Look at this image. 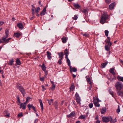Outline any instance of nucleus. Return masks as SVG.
I'll return each mask as SVG.
<instances>
[{
	"mask_svg": "<svg viewBox=\"0 0 123 123\" xmlns=\"http://www.w3.org/2000/svg\"><path fill=\"white\" fill-rule=\"evenodd\" d=\"M109 18L110 17L106 13H104L101 16L100 22L102 24H103L105 23H107L108 21L107 20H109Z\"/></svg>",
	"mask_w": 123,
	"mask_h": 123,
	"instance_id": "nucleus-1",
	"label": "nucleus"
},
{
	"mask_svg": "<svg viewBox=\"0 0 123 123\" xmlns=\"http://www.w3.org/2000/svg\"><path fill=\"white\" fill-rule=\"evenodd\" d=\"M16 86L17 89L19 90L20 91L22 94L23 96L24 97L26 93L25 89L21 86L20 84L19 83H17Z\"/></svg>",
	"mask_w": 123,
	"mask_h": 123,
	"instance_id": "nucleus-2",
	"label": "nucleus"
},
{
	"mask_svg": "<svg viewBox=\"0 0 123 123\" xmlns=\"http://www.w3.org/2000/svg\"><path fill=\"white\" fill-rule=\"evenodd\" d=\"M115 86L116 90H121L123 87V85L122 82L118 81L115 84Z\"/></svg>",
	"mask_w": 123,
	"mask_h": 123,
	"instance_id": "nucleus-3",
	"label": "nucleus"
},
{
	"mask_svg": "<svg viewBox=\"0 0 123 123\" xmlns=\"http://www.w3.org/2000/svg\"><path fill=\"white\" fill-rule=\"evenodd\" d=\"M75 97L76 98V100L77 103L79 105L81 104L80 101L81 98L79 96V94L76 92L75 95Z\"/></svg>",
	"mask_w": 123,
	"mask_h": 123,
	"instance_id": "nucleus-4",
	"label": "nucleus"
},
{
	"mask_svg": "<svg viewBox=\"0 0 123 123\" xmlns=\"http://www.w3.org/2000/svg\"><path fill=\"white\" fill-rule=\"evenodd\" d=\"M110 117H102V121L104 122L108 123L110 121Z\"/></svg>",
	"mask_w": 123,
	"mask_h": 123,
	"instance_id": "nucleus-5",
	"label": "nucleus"
},
{
	"mask_svg": "<svg viewBox=\"0 0 123 123\" xmlns=\"http://www.w3.org/2000/svg\"><path fill=\"white\" fill-rule=\"evenodd\" d=\"M58 54L59 56V60L58 62H61L62 60L63 59L64 55L63 53L62 52H60L58 53Z\"/></svg>",
	"mask_w": 123,
	"mask_h": 123,
	"instance_id": "nucleus-6",
	"label": "nucleus"
},
{
	"mask_svg": "<svg viewBox=\"0 0 123 123\" xmlns=\"http://www.w3.org/2000/svg\"><path fill=\"white\" fill-rule=\"evenodd\" d=\"M11 39V38L6 39V38H4V37H3L2 40L3 41V43L6 44L8 43L9 41V40Z\"/></svg>",
	"mask_w": 123,
	"mask_h": 123,
	"instance_id": "nucleus-7",
	"label": "nucleus"
},
{
	"mask_svg": "<svg viewBox=\"0 0 123 123\" xmlns=\"http://www.w3.org/2000/svg\"><path fill=\"white\" fill-rule=\"evenodd\" d=\"M117 93V95L120 96L122 97H123V91L116 90Z\"/></svg>",
	"mask_w": 123,
	"mask_h": 123,
	"instance_id": "nucleus-8",
	"label": "nucleus"
},
{
	"mask_svg": "<svg viewBox=\"0 0 123 123\" xmlns=\"http://www.w3.org/2000/svg\"><path fill=\"white\" fill-rule=\"evenodd\" d=\"M18 105H20L19 108H22L23 110L25 109H26V105L23 103H21L20 104H18Z\"/></svg>",
	"mask_w": 123,
	"mask_h": 123,
	"instance_id": "nucleus-9",
	"label": "nucleus"
},
{
	"mask_svg": "<svg viewBox=\"0 0 123 123\" xmlns=\"http://www.w3.org/2000/svg\"><path fill=\"white\" fill-rule=\"evenodd\" d=\"M46 12V8H44L43 10L40 13V15L41 16H43L45 14Z\"/></svg>",
	"mask_w": 123,
	"mask_h": 123,
	"instance_id": "nucleus-10",
	"label": "nucleus"
},
{
	"mask_svg": "<svg viewBox=\"0 0 123 123\" xmlns=\"http://www.w3.org/2000/svg\"><path fill=\"white\" fill-rule=\"evenodd\" d=\"M75 114V112L74 111L71 112V113L69 115H67V117L69 118L71 117L74 116Z\"/></svg>",
	"mask_w": 123,
	"mask_h": 123,
	"instance_id": "nucleus-11",
	"label": "nucleus"
},
{
	"mask_svg": "<svg viewBox=\"0 0 123 123\" xmlns=\"http://www.w3.org/2000/svg\"><path fill=\"white\" fill-rule=\"evenodd\" d=\"M39 101L41 106V111H42L43 110V105L42 102V101L41 99H39Z\"/></svg>",
	"mask_w": 123,
	"mask_h": 123,
	"instance_id": "nucleus-12",
	"label": "nucleus"
},
{
	"mask_svg": "<svg viewBox=\"0 0 123 123\" xmlns=\"http://www.w3.org/2000/svg\"><path fill=\"white\" fill-rule=\"evenodd\" d=\"M17 26L21 29H22L24 28L23 25L21 23H18L17 25Z\"/></svg>",
	"mask_w": 123,
	"mask_h": 123,
	"instance_id": "nucleus-13",
	"label": "nucleus"
},
{
	"mask_svg": "<svg viewBox=\"0 0 123 123\" xmlns=\"http://www.w3.org/2000/svg\"><path fill=\"white\" fill-rule=\"evenodd\" d=\"M62 42L64 43H65L68 40V38L64 37L62 38Z\"/></svg>",
	"mask_w": 123,
	"mask_h": 123,
	"instance_id": "nucleus-14",
	"label": "nucleus"
},
{
	"mask_svg": "<svg viewBox=\"0 0 123 123\" xmlns=\"http://www.w3.org/2000/svg\"><path fill=\"white\" fill-rule=\"evenodd\" d=\"M106 109L105 107H103L101 110V113L103 114L105 113L106 111Z\"/></svg>",
	"mask_w": 123,
	"mask_h": 123,
	"instance_id": "nucleus-15",
	"label": "nucleus"
},
{
	"mask_svg": "<svg viewBox=\"0 0 123 123\" xmlns=\"http://www.w3.org/2000/svg\"><path fill=\"white\" fill-rule=\"evenodd\" d=\"M115 6L114 3H113L111 4L109 6V9L110 10H112L113 9Z\"/></svg>",
	"mask_w": 123,
	"mask_h": 123,
	"instance_id": "nucleus-16",
	"label": "nucleus"
},
{
	"mask_svg": "<svg viewBox=\"0 0 123 123\" xmlns=\"http://www.w3.org/2000/svg\"><path fill=\"white\" fill-rule=\"evenodd\" d=\"M108 62H105L101 64V66H100V68H105L106 65L107 64Z\"/></svg>",
	"mask_w": 123,
	"mask_h": 123,
	"instance_id": "nucleus-17",
	"label": "nucleus"
},
{
	"mask_svg": "<svg viewBox=\"0 0 123 123\" xmlns=\"http://www.w3.org/2000/svg\"><path fill=\"white\" fill-rule=\"evenodd\" d=\"M73 6L75 8L77 9H79L80 7V6L78 4H74Z\"/></svg>",
	"mask_w": 123,
	"mask_h": 123,
	"instance_id": "nucleus-18",
	"label": "nucleus"
},
{
	"mask_svg": "<svg viewBox=\"0 0 123 123\" xmlns=\"http://www.w3.org/2000/svg\"><path fill=\"white\" fill-rule=\"evenodd\" d=\"M4 114L5 115V116L7 117H10V114L8 113V111L6 110H5L4 111Z\"/></svg>",
	"mask_w": 123,
	"mask_h": 123,
	"instance_id": "nucleus-19",
	"label": "nucleus"
},
{
	"mask_svg": "<svg viewBox=\"0 0 123 123\" xmlns=\"http://www.w3.org/2000/svg\"><path fill=\"white\" fill-rule=\"evenodd\" d=\"M114 68H110L109 70L110 72L113 75H115L116 74V73L114 72Z\"/></svg>",
	"mask_w": 123,
	"mask_h": 123,
	"instance_id": "nucleus-20",
	"label": "nucleus"
},
{
	"mask_svg": "<svg viewBox=\"0 0 123 123\" xmlns=\"http://www.w3.org/2000/svg\"><path fill=\"white\" fill-rule=\"evenodd\" d=\"M47 57L49 59H50L51 58V53L49 52V51H47Z\"/></svg>",
	"mask_w": 123,
	"mask_h": 123,
	"instance_id": "nucleus-21",
	"label": "nucleus"
},
{
	"mask_svg": "<svg viewBox=\"0 0 123 123\" xmlns=\"http://www.w3.org/2000/svg\"><path fill=\"white\" fill-rule=\"evenodd\" d=\"M110 121L111 123H115L117 121V120L115 118L114 120H113L112 119V117L110 116Z\"/></svg>",
	"mask_w": 123,
	"mask_h": 123,
	"instance_id": "nucleus-22",
	"label": "nucleus"
},
{
	"mask_svg": "<svg viewBox=\"0 0 123 123\" xmlns=\"http://www.w3.org/2000/svg\"><path fill=\"white\" fill-rule=\"evenodd\" d=\"M117 79L118 80L123 82V77L119 76H117Z\"/></svg>",
	"mask_w": 123,
	"mask_h": 123,
	"instance_id": "nucleus-23",
	"label": "nucleus"
},
{
	"mask_svg": "<svg viewBox=\"0 0 123 123\" xmlns=\"http://www.w3.org/2000/svg\"><path fill=\"white\" fill-rule=\"evenodd\" d=\"M41 68L42 70L43 71H45L46 70V67L44 65V63H43L41 66Z\"/></svg>",
	"mask_w": 123,
	"mask_h": 123,
	"instance_id": "nucleus-24",
	"label": "nucleus"
},
{
	"mask_svg": "<svg viewBox=\"0 0 123 123\" xmlns=\"http://www.w3.org/2000/svg\"><path fill=\"white\" fill-rule=\"evenodd\" d=\"M14 36L18 38L21 35V34L19 33L18 32L14 33Z\"/></svg>",
	"mask_w": 123,
	"mask_h": 123,
	"instance_id": "nucleus-25",
	"label": "nucleus"
},
{
	"mask_svg": "<svg viewBox=\"0 0 123 123\" xmlns=\"http://www.w3.org/2000/svg\"><path fill=\"white\" fill-rule=\"evenodd\" d=\"M70 71L71 72H72V71L74 72H75L77 71V70L76 68H70Z\"/></svg>",
	"mask_w": 123,
	"mask_h": 123,
	"instance_id": "nucleus-26",
	"label": "nucleus"
},
{
	"mask_svg": "<svg viewBox=\"0 0 123 123\" xmlns=\"http://www.w3.org/2000/svg\"><path fill=\"white\" fill-rule=\"evenodd\" d=\"M75 87L74 85L73 84H72L71 86L70 87V91H73L74 88Z\"/></svg>",
	"mask_w": 123,
	"mask_h": 123,
	"instance_id": "nucleus-27",
	"label": "nucleus"
},
{
	"mask_svg": "<svg viewBox=\"0 0 123 123\" xmlns=\"http://www.w3.org/2000/svg\"><path fill=\"white\" fill-rule=\"evenodd\" d=\"M47 100L48 101V102L49 105H51V103H53V100L52 99L50 100L47 99Z\"/></svg>",
	"mask_w": 123,
	"mask_h": 123,
	"instance_id": "nucleus-28",
	"label": "nucleus"
},
{
	"mask_svg": "<svg viewBox=\"0 0 123 123\" xmlns=\"http://www.w3.org/2000/svg\"><path fill=\"white\" fill-rule=\"evenodd\" d=\"M110 47H109L108 45H106L105 46V49L107 51H109L110 50Z\"/></svg>",
	"mask_w": 123,
	"mask_h": 123,
	"instance_id": "nucleus-29",
	"label": "nucleus"
},
{
	"mask_svg": "<svg viewBox=\"0 0 123 123\" xmlns=\"http://www.w3.org/2000/svg\"><path fill=\"white\" fill-rule=\"evenodd\" d=\"M107 38L108 39V40H107L106 43H110V46H111L112 45V43L111 42L110 40V37H107Z\"/></svg>",
	"mask_w": 123,
	"mask_h": 123,
	"instance_id": "nucleus-30",
	"label": "nucleus"
},
{
	"mask_svg": "<svg viewBox=\"0 0 123 123\" xmlns=\"http://www.w3.org/2000/svg\"><path fill=\"white\" fill-rule=\"evenodd\" d=\"M40 10V9L39 7H37L35 9V12L36 13H38Z\"/></svg>",
	"mask_w": 123,
	"mask_h": 123,
	"instance_id": "nucleus-31",
	"label": "nucleus"
},
{
	"mask_svg": "<svg viewBox=\"0 0 123 123\" xmlns=\"http://www.w3.org/2000/svg\"><path fill=\"white\" fill-rule=\"evenodd\" d=\"M80 117L82 119H84L86 118V116L82 115H81Z\"/></svg>",
	"mask_w": 123,
	"mask_h": 123,
	"instance_id": "nucleus-32",
	"label": "nucleus"
},
{
	"mask_svg": "<svg viewBox=\"0 0 123 123\" xmlns=\"http://www.w3.org/2000/svg\"><path fill=\"white\" fill-rule=\"evenodd\" d=\"M52 87L50 89L52 91H53L54 90L55 88V86L54 84H52Z\"/></svg>",
	"mask_w": 123,
	"mask_h": 123,
	"instance_id": "nucleus-33",
	"label": "nucleus"
},
{
	"mask_svg": "<svg viewBox=\"0 0 123 123\" xmlns=\"http://www.w3.org/2000/svg\"><path fill=\"white\" fill-rule=\"evenodd\" d=\"M23 113L21 112L19 113L18 115L17 116L18 117H20L23 116Z\"/></svg>",
	"mask_w": 123,
	"mask_h": 123,
	"instance_id": "nucleus-34",
	"label": "nucleus"
},
{
	"mask_svg": "<svg viewBox=\"0 0 123 123\" xmlns=\"http://www.w3.org/2000/svg\"><path fill=\"white\" fill-rule=\"evenodd\" d=\"M120 111V106L118 105V106L117 109L116 110V112L117 113L119 114Z\"/></svg>",
	"mask_w": 123,
	"mask_h": 123,
	"instance_id": "nucleus-35",
	"label": "nucleus"
},
{
	"mask_svg": "<svg viewBox=\"0 0 123 123\" xmlns=\"http://www.w3.org/2000/svg\"><path fill=\"white\" fill-rule=\"evenodd\" d=\"M109 92L110 94H111L112 97H114V94L113 92L111 91V89H110L109 90Z\"/></svg>",
	"mask_w": 123,
	"mask_h": 123,
	"instance_id": "nucleus-36",
	"label": "nucleus"
},
{
	"mask_svg": "<svg viewBox=\"0 0 123 123\" xmlns=\"http://www.w3.org/2000/svg\"><path fill=\"white\" fill-rule=\"evenodd\" d=\"M95 106L96 107H99L100 106V104L98 102L96 103L95 102V103H94Z\"/></svg>",
	"mask_w": 123,
	"mask_h": 123,
	"instance_id": "nucleus-37",
	"label": "nucleus"
},
{
	"mask_svg": "<svg viewBox=\"0 0 123 123\" xmlns=\"http://www.w3.org/2000/svg\"><path fill=\"white\" fill-rule=\"evenodd\" d=\"M105 36L106 37H107L108 35L109 31L106 30L105 31Z\"/></svg>",
	"mask_w": 123,
	"mask_h": 123,
	"instance_id": "nucleus-38",
	"label": "nucleus"
},
{
	"mask_svg": "<svg viewBox=\"0 0 123 123\" xmlns=\"http://www.w3.org/2000/svg\"><path fill=\"white\" fill-rule=\"evenodd\" d=\"M40 80L42 81H44V77H41L40 76L39 77Z\"/></svg>",
	"mask_w": 123,
	"mask_h": 123,
	"instance_id": "nucleus-39",
	"label": "nucleus"
},
{
	"mask_svg": "<svg viewBox=\"0 0 123 123\" xmlns=\"http://www.w3.org/2000/svg\"><path fill=\"white\" fill-rule=\"evenodd\" d=\"M87 10L86 9H84L83 11L81 10V11L82 12L85 14V15H86V14L87 12Z\"/></svg>",
	"mask_w": 123,
	"mask_h": 123,
	"instance_id": "nucleus-40",
	"label": "nucleus"
},
{
	"mask_svg": "<svg viewBox=\"0 0 123 123\" xmlns=\"http://www.w3.org/2000/svg\"><path fill=\"white\" fill-rule=\"evenodd\" d=\"M93 105L92 103H91L89 104V106L90 108H92L93 107Z\"/></svg>",
	"mask_w": 123,
	"mask_h": 123,
	"instance_id": "nucleus-41",
	"label": "nucleus"
},
{
	"mask_svg": "<svg viewBox=\"0 0 123 123\" xmlns=\"http://www.w3.org/2000/svg\"><path fill=\"white\" fill-rule=\"evenodd\" d=\"M78 18V17L76 15H74V17H73L72 18L74 20H76Z\"/></svg>",
	"mask_w": 123,
	"mask_h": 123,
	"instance_id": "nucleus-42",
	"label": "nucleus"
},
{
	"mask_svg": "<svg viewBox=\"0 0 123 123\" xmlns=\"http://www.w3.org/2000/svg\"><path fill=\"white\" fill-rule=\"evenodd\" d=\"M86 80L87 82L91 80V79L89 76H88L87 77V76H86Z\"/></svg>",
	"mask_w": 123,
	"mask_h": 123,
	"instance_id": "nucleus-43",
	"label": "nucleus"
},
{
	"mask_svg": "<svg viewBox=\"0 0 123 123\" xmlns=\"http://www.w3.org/2000/svg\"><path fill=\"white\" fill-rule=\"evenodd\" d=\"M111 0H105V1L107 4H109L111 3Z\"/></svg>",
	"mask_w": 123,
	"mask_h": 123,
	"instance_id": "nucleus-44",
	"label": "nucleus"
},
{
	"mask_svg": "<svg viewBox=\"0 0 123 123\" xmlns=\"http://www.w3.org/2000/svg\"><path fill=\"white\" fill-rule=\"evenodd\" d=\"M21 64V62H16V63L15 64V65L17 66V65H20Z\"/></svg>",
	"mask_w": 123,
	"mask_h": 123,
	"instance_id": "nucleus-45",
	"label": "nucleus"
},
{
	"mask_svg": "<svg viewBox=\"0 0 123 123\" xmlns=\"http://www.w3.org/2000/svg\"><path fill=\"white\" fill-rule=\"evenodd\" d=\"M33 106V104H29L28 105H27V107L28 108H32V107Z\"/></svg>",
	"mask_w": 123,
	"mask_h": 123,
	"instance_id": "nucleus-46",
	"label": "nucleus"
},
{
	"mask_svg": "<svg viewBox=\"0 0 123 123\" xmlns=\"http://www.w3.org/2000/svg\"><path fill=\"white\" fill-rule=\"evenodd\" d=\"M64 52L65 55H67V54L68 53V52L67 49H66L64 51Z\"/></svg>",
	"mask_w": 123,
	"mask_h": 123,
	"instance_id": "nucleus-47",
	"label": "nucleus"
},
{
	"mask_svg": "<svg viewBox=\"0 0 123 123\" xmlns=\"http://www.w3.org/2000/svg\"><path fill=\"white\" fill-rule=\"evenodd\" d=\"M83 36H85L86 37H88L89 36V35L88 34L86 33H85L84 34H83Z\"/></svg>",
	"mask_w": 123,
	"mask_h": 123,
	"instance_id": "nucleus-48",
	"label": "nucleus"
},
{
	"mask_svg": "<svg viewBox=\"0 0 123 123\" xmlns=\"http://www.w3.org/2000/svg\"><path fill=\"white\" fill-rule=\"evenodd\" d=\"M42 87L43 89V91H44V90H46V89L44 88V87L43 85H42L41 86Z\"/></svg>",
	"mask_w": 123,
	"mask_h": 123,
	"instance_id": "nucleus-49",
	"label": "nucleus"
},
{
	"mask_svg": "<svg viewBox=\"0 0 123 123\" xmlns=\"http://www.w3.org/2000/svg\"><path fill=\"white\" fill-rule=\"evenodd\" d=\"M13 62H9L7 64L10 65H12L13 64Z\"/></svg>",
	"mask_w": 123,
	"mask_h": 123,
	"instance_id": "nucleus-50",
	"label": "nucleus"
},
{
	"mask_svg": "<svg viewBox=\"0 0 123 123\" xmlns=\"http://www.w3.org/2000/svg\"><path fill=\"white\" fill-rule=\"evenodd\" d=\"M68 62V66L70 68H71L72 67L71 66H70V62Z\"/></svg>",
	"mask_w": 123,
	"mask_h": 123,
	"instance_id": "nucleus-51",
	"label": "nucleus"
},
{
	"mask_svg": "<svg viewBox=\"0 0 123 123\" xmlns=\"http://www.w3.org/2000/svg\"><path fill=\"white\" fill-rule=\"evenodd\" d=\"M94 98V97L93 98ZM93 103H95V102L97 103V102H98L97 101V100H96L95 99H93Z\"/></svg>",
	"mask_w": 123,
	"mask_h": 123,
	"instance_id": "nucleus-52",
	"label": "nucleus"
},
{
	"mask_svg": "<svg viewBox=\"0 0 123 123\" xmlns=\"http://www.w3.org/2000/svg\"><path fill=\"white\" fill-rule=\"evenodd\" d=\"M17 98L18 101V102L19 103H20V99H19V96H18L17 97Z\"/></svg>",
	"mask_w": 123,
	"mask_h": 123,
	"instance_id": "nucleus-53",
	"label": "nucleus"
},
{
	"mask_svg": "<svg viewBox=\"0 0 123 123\" xmlns=\"http://www.w3.org/2000/svg\"><path fill=\"white\" fill-rule=\"evenodd\" d=\"M92 88V85H91L88 87L89 91L91 90V88Z\"/></svg>",
	"mask_w": 123,
	"mask_h": 123,
	"instance_id": "nucleus-54",
	"label": "nucleus"
},
{
	"mask_svg": "<svg viewBox=\"0 0 123 123\" xmlns=\"http://www.w3.org/2000/svg\"><path fill=\"white\" fill-rule=\"evenodd\" d=\"M4 23V22L3 21L0 22V25H2Z\"/></svg>",
	"mask_w": 123,
	"mask_h": 123,
	"instance_id": "nucleus-55",
	"label": "nucleus"
},
{
	"mask_svg": "<svg viewBox=\"0 0 123 123\" xmlns=\"http://www.w3.org/2000/svg\"><path fill=\"white\" fill-rule=\"evenodd\" d=\"M31 99V98L30 97H27L26 98V100H27L28 101L29 100H30Z\"/></svg>",
	"mask_w": 123,
	"mask_h": 123,
	"instance_id": "nucleus-56",
	"label": "nucleus"
},
{
	"mask_svg": "<svg viewBox=\"0 0 123 123\" xmlns=\"http://www.w3.org/2000/svg\"><path fill=\"white\" fill-rule=\"evenodd\" d=\"M16 60L15 62H20L21 61L20 60V59L18 58H17L16 59Z\"/></svg>",
	"mask_w": 123,
	"mask_h": 123,
	"instance_id": "nucleus-57",
	"label": "nucleus"
},
{
	"mask_svg": "<svg viewBox=\"0 0 123 123\" xmlns=\"http://www.w3.org/2000/svg\"><path fill=\"white\" fill-rule=\"evenodd\" d=\"M28 101L27 100H26V101L25 102L23 103L25 105H26Z\"/></svg>",
	"mask_w": 123,
	"mask_h": 123,
	"instance_id": "nucleus-58",
	"label": "nucleus"
},
{
	"mask_svg": "<svg viewBox=\"0 0 123 123\" xmlns=\"http://www.w3.org/2000/svg\"><path fill=\"white\" fill-rule=\"evenodd\" d=\"M45 72V75H46V76L48 74V72L47 71H46V70L45 71H44Z\"/></svg>",
	"mask_w": 123,
	"mask_h": 123,
	"instance_id": "nucleus-59",
	"label": "nucleus"
},
{
	"mask_svg": "<svg viewBox=\"0 0 123 123\" xmlns=\"http://www.w3.org/2000/svg\"><path fill=\"white\" fill-rule=\"evenodd\" d=\"M87 82L88 83L90 84L91 85H92V82L91 81V80H90V81H88Z\"/></svg>",
	"mask_w": 123,
	"mask_h": 123,
	"instance_id": "nucleus-60",
	"label": "nucleus"
},
{
	"mask_svg": "<svg viewBox=\"0 0 123 123\" xmlns=\"http://www.w3.org/2000/svg\"><path fill=\"white\" fill-rule=\"evenodd\" d=\"M8 30L6 29L5 31L6 34H8Z\"/></svg>",
	"mask_w": 123,
	"mask_h": 123,
	"instance_id": "nucleus-61",
	"label": "nucleus"
},
{
	"mask_svg": "<svg viewBox=\"0 0 123 123\" xmlns=\"http://www.w3.org/2000/svg\"><path fill=\"white\" fill-rule=\"evenodd\" d=\"M72 76H73V77L74 78H75L76 76V75H74V74H72Z\"/></svg>",
	"mask_w": 123,
	"mask_h": 123,
	"instance_id": "nucleus-62",
	"label": "nucleus"
},
{
	"mask_svg": "<svg viewBox=\"0 0 123 123\" xmlns=\"http://www.w3.org/2000/svg\"><path fill=\"white\" fill-rule=\"evenodd\" d=\"M96 123H100V121L99 120H97L96 122Z\"/></svg>",
	"mask_w": 123,
	"mask_h": 123,
	"instance_id": "nucleus-63",
	"label": "nucleus"
},
{
	"mask_svg": "<svg viewBox=\"0 0 123 123\" xmlns=\"http://www.w3.org/2000/svg\"><path fill=\"white\" fill-rule=\"evenodd\" d=\"M3 43V41L2 40V39H0V43Z\"/></svg>",
	"mask_w": 123,
	"mask_h": 123,
	"instance_id": "nucleus-64",
	"label": "nucleus"
}]
</instances>
